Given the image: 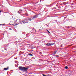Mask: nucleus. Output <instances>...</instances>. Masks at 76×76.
I'll use <instances>...</instances> for the list:
<instances>
[{"instance_id": "nucleus-1", "label": "nucleus", "mask_w": 76, "mask_h": 76, "mask_svg": "<svg viewBox=\"0 0 76 76\" xmlns=\"http://www.w3.org/2000/svg\"><path fill=\"white\" fill-rule=\"evenodd\" d=\"M19 68L20 70H21L22 71H25V72H26L27 69H28V67L26 68L22 66H19Z\"/></svg>"}, {"instance_id": "nucleus-2", "label": "nucleus", "mask_w": 76, "mask_h": 76, "mask_svg": "<svg viewBox=\"0 0 76 76\" xmlns=\"http://www.w3.org/2000/svg\"><path fill=\"white\" fill-rule=\"evenodd\" d=\"M26 23H28V19L27 18H26L23 21H21V24H22V23L25 24Z\"/></svg>"}, {"instance_id": "nucleus-3", "label": "nucleus", "mask_w": 76, "mask_h": 76, "mask_svg": "<svg viewBox=\"0 0 76 76\" xmlns=\"http://www.w3.org/2000/svg\"><path fill=\"white\" fill-rule=\"evenodd\" d=\"M22 22V20H17L15 21V23L17 24H15L16 25H18L19 24H20V23H21V22Z\"/></svg>"}, {"instance_id": "nucleus-4", "label": "nucleus", "mask_w": 76, "mask_h": 76, "mask_svg": "<svg viewBox=\"0 0 76 76\" xmlns=\"http://www.w3.org/2000/svg\"><path fill=\"white\" fill-rule=\"evenodd\" d=\"M54 44H55V43H47L46 44V45L47 46H50V45H54Z\"/></svg>"}, {"instance_id": "nucleus-5", "label": "nucleus", "mask_w": 76, "mask_h": 76, "mask_svg": "<svg viewBox=\"0 0 76 76\" xmlns=\"http://www.w3.org/2000/svg\"><path fill=\"white\" fill-rule=\"evenodd\" d=\"M38 15H35L33 16V18H32V19L33 20L34 19H35V18H38Z\"/></svg>"}, {"instance_id": "nucleus-6", "label": "nucleus", "mask_w": 76, "mask_h": 76, "mask_svg": "<svg viewBox=\"0 0 76 76\" xmlns=\"http://www.w3.org/2000/svg\"><path fill=\"white\" fill-rule=\"evenodd\" d=\"M8 69H9V67H7V68H4V70H7Z\"/></svg>"}, {"instance_id": "nucleus-7", "label": "nucleus", "mask_w": 76, "mask_h": 76, "mask_svg": "<svg viewBox=\"0 0 76 76\" xmlns=\"http://www.w3.org/2000/svg\"><path fill=\"white\" fill-rule=\"evenodd\" d=\"M22 10H20L19 11H18V13H22Z\"/></svg>"}, {"instance_id": "nucleus-8", "label": "nucleus", "mask_w": 76, "mask_h": 76, "mask_svg": "<svg viewBox=\"0 0 76 76\" xmlns=\"http://www.w3.org/2000/svg\"><path fill=\"white\" fill-rule=\"evenodd\" d=\"M57 52V51H54L53 53V55H55V54H56V53Z\"/></svg>"}, {"instance_id": "nucleus-9", "label": "nucleus", "mask_w": 76, "mask_h": 76, "mask_svg": "<svg viewBox=\"0 0 76 76\" xmlns=\"http://www.w3.org/2000/svg\"><path fill=\"white\" fill-rule=\"evenodd\" d=\"M31 49H33V48H35V47H34L32 46V47H31Z\"/></svg>"}, {"instance_id": "nucleus-10", "label": "nucleus", "mask_w": 76, "mask_h": 76, "mask_svg": "<svg viewBox=\"0 0 76 76\" xmlns=\"http://www.w3.org/2000/svg\"><path fill=\"white\" fill-rule=\"evenodd\" d=\"M28 55H29V56H32V54L31 53L28 54Z\"/></svg>"}, {"instance_id": "nucleus-11", "label": "nucleus", "mask_w": 76, "mask_h": 76, "mask_svg": "<svg viewBox=\"0 0 76 76\" xmlns=\"http://www.w3.org/2000/svg\"><path fill=\"white\" fill-rule=\"evenodd\" d=\"M65 68L66 69H68V67H67V66H66L65 67Z\"/></svg>"}, {"instance_id": "nucleus-12", "label": "nucleus", "mask_w": 76, "mask_h": 76, "mask_svg": "<svg viewBox=\"0 0 76 76\" xmlns=\"http://www.w3.org/2000/svg\"><path fill=\"white\" fill-rule=\"evenodd\" d=\"M28 20H30V21H31V20H32V19H31V18H29L28 19Z\"/></svg>"}, {"instance_id": "nucleus-13", "label": "nucleus", "mask_w": 76, "mask_h": 76, "mask_svg": "<svg viewBox=\"0 0 76 76\" xmlns=\"http://www.w3.org/2000/svg\"><path fill=\"white\" fill-rule=\"evenodd\" d=\"M47 31H48V33H49V34H50V31H48V30H47Z\"/></svg>"}, {"instance_id": "nucleus-14", "label": "nucleus", "mask_w": 76, "mask_h": 76, "mask_svg": "<svg viewBox=\"0 0 76 76\" xmlns=\"http://www.w3.org/2000/svg\"><path fill=\"white\" fill-rule=\"evenodd\" d=\"M9 29H10V30H12V28H9Z\"/></svg>"}, {"instance_id": "nucleus-15", "label": "nucleus", "mask_w": 76, "mask_h": 76, "mask_svg": "<svg viewBox=\"0 0 76 76\" xmlns=\"http://www.w3.org/2000/svg\"><path fill=\"white\" fill-rule=\"evenodd\" d=\"M57 56V57H59V56H58L57 55H56Z\"/></svg>"}, {"instance_id": "nucleus-16", "label": "nucleus", "mask_w": 76, "mask_h": 76, "mask_svg": "<svg viewBox=\"0 0 76 76\" xmlns=\"http://www.w3.org/2000/svg\"><path fill=\"white\" fill-rule=\"evenodd\" d=\"M1 10H0V13H1Z\"/></svg>"}, {"instance_id": "nucleus-17", "label": "nucleus", "mask_w": 76, "mask_h": 76, "mask_svg": "<svg viewBox=\"0 0 76 76\" xmlns=\"http://www.w3.org/2000/svg\"><path fill=\"white\" fill-rule=\"evenodd\" d=\"M0 25H2V24H0Z\"/></svg>"}, {"instance_id": "nucleus-18", "label": "nucleus", "mask_w": 76, "mask_h": 76, "mask_svg": "<svg viewBox=\"0 0 76 76\" xmlns=\"http://www.w3.org/2000/svg\"><path fill=\"white\" fill-rule=\"evenodd\" d=\"M55 56H56V57H57V56H56V55H55Z\"/></svg>"}, {"instance_id": "nucleus-19", "label": "nucleus", "mask_w": 76, "mask_h": 76, "mask_svg": "<svg viewBox=\"0 0 76 76\" xmlns=\"http://www.w3.org/2000/svg\"><path fill=\"white\" fill-rule=\"evenodd\" d=\"M67 3H69V2H67Z\"/></svg>"}, {"instance_id": "nucleus-20", "label": "nucleus", "mask_w": 76, "mask_h": 76, "mask_svg": "<svg viewBox=\"0 0 76 76\" xmlns=\"http://www.w3.org/2000/svg\"><path fill=\"white\" fill-rule=\"evenodd\" d=\"M65 18H66V17Z\"/></svg>"}, {"instance_id": "nucleus-21", "label": "nucleus", "mask_w": 76, "mask_h": 76, "mask_svg": "<svg viewBox=\"0 0 76 76\" xmlns=\"http://www.w3.org/2000/svg\"><path fill=\"white\" fill-rule=\"evenodd\" d=\"M41 1H40V2H41Z\"/></svg>"}, {"instance_id": "nucleus-22", "label": "nucleus", "mask_w": 76, "mask_h": 76, "mask_svg": "<svg viewBox=\"0 0 76 76\" xmlns=\"http://www.w3.org/2000/svg\"><path fill=\"white\" fill-rule=\"evenodd\" d=\"M3 25H4V24H3Z\"/></svg>"}]
</instances>
